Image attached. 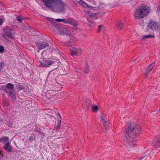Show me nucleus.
Wrapping results in <instances>:
<instances>
[{
    "label": "nucleus",
    "instance_id": "1",
    "mask_svg": "<svg viewBox=\"0 0 160 160\" xmlns=\"http://www.w3.org/2000/svg\"><path fill=\"white\" fill-rule=\"evenodd\" d=\"M44 5L52 11L62 12L65 9V4L62 0H41Z\"/></svg>",
    "mask_w": 160,
    "mask_h": 160
},
{
    "label": "nucleus",
    "instance_id": "2",
    "mask_svg": "<svg viewBox=\"0 0 160 160\" xmlns=\"http://www.w3.org/2000/svg\"><path fill=\"white\" fill-rule=\"evenodd\" d=\"M151 11L149 8L142 6L137 8L135 12L134 17L136 19L142 18L147 16Z\"/></svg>",
    "mask_w": 160,
    "mask_h": 160
},
{
    "label": "nucleus",
    "instance_id": "3",
    "mask_svg": "<svg viewBox=\"0 0 160 160\" xmlns=\"http://www.w3.org/2000/svg\"><path fill=\"white\" fill-rule=\"evenodd\" d=\"M134 123H130L128 124L125 129V132L126 134H130L135 130L136 134L138 135L141 132L142 129L139 126H137L135 128H134Z\"/></svg>",
    "mask_w": 160,
    "mask_h": 160
},
{
    "label": "nucleus",
    "instance_id": "4",
    "mask_svg": "<svg viewBox=\"0 0 160 160\" xmlns=\"http://www.w3.org/2000/svg\"><path fill=\"white\" fill-rule=\"evenodd\" d=\"M124 141L126 143V146L129 148V151L132 148L133 149L134 148L136 144L135 138L133 136L131 137L130 135H127L124 137Z\"/></svg>",
    "mask_w": 160,
    "mask_h": 160
},
{
    "label": "nucleus",
    "instance_id": "5",
    "mask_svg": "<svg viewBox=\"0 0 160 160\" xmlns=\"http://www.w3.org/2000/svg\"><path fill=\"white\" fill-rule=\"evenodd\" d=\"M58 62L57 61L51 59L43 60L40 62V66L42 67L48 68L51 65H55L56 64L58 66Z\"/></svg>",
    "mask_w": 160,
    "mask_h": 160
},
{
    "label": "nucleus",
    "instance_id": "6",
    "mask_svg": "<svg viewBox=\"0 0 160 160\" xmlns=\"http://www.w3.org/2000/svg\"><path fill=\"white\" fill-rule=\"evenodd\" d=\"M69 49L71 52V55L72 56L74 55L80 56L82 52V49L80 48H76L74 47H70Z\"/></svg>",
    "mask_w": 160,
    "mask_h": 160
},
{
    "label": "nucleus",
    "instance_id": "7",
    "mask_svg": "<svg viewBox=\"0 0 160 160\" xmlns=\"http://www.w3.org/2000/svg\"><path fill=\"white\" fill-rule=\"evenodd\" d=\"M148 27L152 30H158L160 29V24L153 21L151 20L148 25Z\"/></svg>",
    "mask_w": 160,
    "mask_h": 160
},
{
    "label": "nucleus",
    "instance_id": "8",
    "mask_svg": "<svg viewBox=\"0 0 160 160\" xmlns=\"http://www.w3.org/2000/svg\"><path fill=\"white\" fill-rule=\"evenodd\" d=\"M5 33L6 36L11 39L14 38L15 32L13 28L11 27H7L5 29Z\"/></svg>",
    "mask_w": 160,
    "mask_h": 160
},
{
    "label": "nucleus",
    "instance_id": "9",
    "mask_svg": "<svg viewBox=\"0 0 160 160\" xmlns=\"http://www.w3.org/2000/svg\"><path fill=\"white\" fill-rule=\"evenodd\" d=\"M56 93L54 92L53 90H48L45 93L44 100L46 101L51 98L52 97L55 95Z\"/></svg>",
    "mask_w": 160,
    "mask_h": 160
},
{
    "label": "nucleus",
    "instance_id": "10",
    "mask_svg": "<svg viewBox=\"0 0 160 160\" xmlns=\"http://www.w3.org/2000/svg\"><path fill=\"white\" fill-rule=\"evenodd\" d=\"M36 45L39 49H42L49 46V43L47 42H37Z\"/></svg>",
    "mask_w": 160,
    "mask_h": 160
},
{
    "label": "nucleus",
    "instance_id": "11",
    "mask_svg": "<svg viewBox=\"0 0 160 160\" xmlns=\"http://www.w3.org/2000/svg\"><path fill=\"white\" fill-rule=\"evenodd\" d=\"M70 31L65 27L61 28L59 29V33L60 34L69 35Z\"/></svg>",
    "mask_w": 160,
    "mask_h": 160
},
{
    "label": "nucleus",
    "instance_id": "12",
    "mask_svg": "<svg viewBox=\"0 0 160 160\" xmlns=\"http://www.w3.org/2000/svg\"><path fill=\"white\" fill-rule=\"evenodd\" d=\"M101 120L105 127L106 130L105 132H106L107 130L109 129V124L110 122L106 120L102 117H101Z\"/></svg>",
    "mask_w": 160,
    "mask_h": 160
},
{
    "label": "nucleus",
    "instance_id": "13",
    "mask_svg": "<svg viewBox=\"0 0 160 160\" xmlns=\"http://www.w3.org/2000/svg\"><path fill=\"white\" fill-rule=\"evenodd\" d=\"M152 143L153 146L156 148L160 147V138L158 137L155 138Z\"/></svg>",
    "mask_w": 160,
    "mask_h": 160
},
{
    "label": "nucleus",
    "instance_id": "14",
    "mask_svg": "<svg viewBox=\"0 0 160 160\" xmlns=\"http://www.w3.org/2000/svg\"><path fill=\"white\" fill-rule=\"evenodd\" d=\"M155 66L154 63H152L150 65L147 69L146 70L145 72V77H146L148 75V73H149L152 70V69Z\"/></svg>",
    "mask_w": 160,
    "mask_h": 160
},
{
    "label": "nucleus",
    "instance_id": "15",
    "mask_svg": "<svg viewBox=\"0 0 160 160\" xmlns=\"http://www.w3.org/2000/svg\"><path fill=\"white\" fill-rule=\"evenodd\" d=\"M3 148L8 152H11L12 151V149L10 146L9 142L6 143L3 147Z\"/></svg>",
    "mask_w": 160,
    "mask_h": 160
},
{
    "label": "nucleus",
    "instance_id": "16",
    "mask_svg": "<svg viewBox=\"0 0 160 160\" xmlns=\"http://www.w3.org/2000/svg\"><path fill=\"white\" fill-rule=\"evenodd\" d=\"M9 138L7 137H3L0 138V142L3 144L8 142Z\"/></svg>",
    "mask_w": 160,
    "mask_h": 160
},
{
    "label": "nucleus",
    "instance_id": "17",
    "mask_svg": "<svg viewBox=\"0 0 160 160\" xmlns=\"http://www.w3.org/2000/svg\"><path fill=\"white\" fill-rule=\"evenodd\" d=\"M9 96L13 100H15L16 99V96L15 95V92L14 90L9 92Z\"/></svg>",
    "mask_w": 160,
    "mask_h": 160
},
{
    "label": "nucleus",
    "instance_id": "18",
    "mask_svg": "<svg viewBox=\"0 0 160 160\" xmlns=\"http://www.w3.org/2000/svg\"><path fill=\"white\" fill-rule=\"evenodd\" d=\"M82 104L83 106L85 108H88L90 105L89 100H86L83 101Z\"/></svg>",
    "mask_w": 160,
    "mask_h": 160
},
{
    "label": "nucleus",
    "instance_id": "19",
    "mask_svg": "<svg viewBox=\"0 0 160 160\" xmlns=\"http://www.w3.org/2000/svg\"><path fill=\"white\" fill-rule=\"evenodd\" d=\"M117 26L118 27V28L119 30L122 29L124 27L123 24L120 21H118L117 22Z\"/></svg>",
    "mask_w": 160,
    "mask_h": 160
},
{
    "label": "nucleus",
    "instance_id": "20",
    "mask_svg": "<svg viewBox=\"0 0 160 160\" xmlns=\"http://www.w3.org/2000/svg\"><path fill=\"white\" fill-rule=\"evenodd\" d=\"M90 70L89 67L87 62L86 63L85 69L84 70V72L85 74H87L89 73Z\"/></svg>",
    "mask_w": 160,
    "mask_h": 160
},
{
    "label": "nucleus",
    "instance_id": "21",
    "mask_svg": "<svg viewBox=\"0 0 160 160\" xmlns=\"http://www.w3.org/2000/svg\"><path fill=\"white\" fill-rule=\"evenodd\" d=\"M6 87L7 89L12 90L14 88V85L12 84L8 83L6 85Z\"/></svg>",
    "mask_w": 160,
    "mask_h": 160
},
{
    "label": "nucleus",
    "instance_id": "22",
    "mask_svg": "<svg viewBox=\"0 0 160 160\" xmlns=\"http://www.w3.org/2000/svg\"><path fill=\"white\" fill-rule=\"evenodd\" d=\"M62 22L65 23H69L70 24H72L73 22L71 19L66 20L62 19Z\"/></svg>",
    "mask_w": 160,
    "mask_h": 160
},
{
    "label": "nucleus",
    "instance_id": "23",
    "mask_svg": "<svg viewBox=\"0 0 160 160\" xmlns=\"http://www.w3.org/2000/svg\"><path fill=\"white\" fill-rule=\"evenodd\" d=\"M61 119L60 118L59 122L58 123L57 125L55 126V128L57 130H59L60 128V124L61 122Z\"/></svg>",
    "mask_w": 160,
    "mask_h": 160
},
{
    "label": "nucleus",
    "instance_id": "24",
    "mask_svg": "<svg viewBox=\"0 0 160 160\" xmlns=\"http://www.w3.org/2000/svg\"><path fill=\"white\" fill-rule=\"evenodd\" d=\"M34 138H35L34 134L33 133H32L31 134V136L28 139L30 142H32L33 141Z\"/></svg>",
    "mask_w": 160,
    "mask_h": 160
},
{
    "label": "nucleus",
    "instance_id": "25",
    "mask_svg": "<svg viewBox=\"0 0 160 160\" xmlns=\"http://www.w3.org/2000/svg\"><path fill=\"white\" fill-rule=\"evenodd\" d=\"M78 3L80 5H82L83 7H85L87 4L82 0H80L78 2Z\"/></svg>",
    "mask_w": 160,
    "mask_h": 160
},
{
    "label": "nucleus",
    "instance_id": "26",
    "mask_svg": "<svg viewBox=\"0 0 160 160\" xmlns=\"http://www.w3.org/2000/svg\"><path fill=\"white\" fill-rule=\"evenodd\" d=\"M104 28V27L102 25H99L98 26V30L97 31L98 33H100L101 31V30L103 29Z\"/></svg>",
    "mask_w": 160,
    "mask_h": 160
},
{
    "label": "nucleus",
    "instance_id": "27",
    "mask_svg": "<svg viewBox=\"0 0 160 160\" xmlns=\"http://www.w3.org/2000/svg\"><path fill=\"white\" fill-rule=\"evenodd\" d=\"M1 88L2 91L5 92L7 93H9V92L10 91H9V90H8V89H7V88H6L4 86H2L1 87Z\"/></svg>",
    "mask_w": 160,
    "mask_h": 160
},
{
    "label": "nucleus",
    "instance_id": "28",
    "mask_svg": "<svg viewBox=\"0 0 160 160\" xmlns=\"http://www.w3.org/2000/svg\"><path fill=\"white\" fill-rule=\"evenodd\" d=\"M17 20L20 22H22V18L20 16H18L16 17Z\"/></svg>",
    "mask_w": 160,
    "mask_h": 160
},
{
    "label": "nucleus",
    "instance_id": "29",
    "mask_svg": "<svg viewBox=\"0 0 160 160\" xmlns=\"http://www.w3.org/2000/svg\"><path fill=\"white\" fill-rule=\"evenodd\" d=\"M5 65L4 62H0V72H1V70L4 68Z\"/></svg>",
    "mask_w": 160,
    "mask_h": 160
},
{
    "label": "nucleus",
    "instance_id": "30",
    "mask_svg": "<svg viewBox=\"0 0 160 160\" xmlns=\"http://www.w3.org/2000/svg\"><path fill=\"white\" fill-rule=\"evenodd\" d=\"M152 37H153V36L151 35H145L142 38V40H144L146 38H152Z\"/></svg>",
    "mask_w": 160,
    "mask_h": 160
},
{
    "label": "nucleus",
    "instance_id": "31",
    "mask_svg": "<svg viewBox=\"0 0 160 160\" xmlns=\"http://www.w3.org/2000/svg\"><path fill=\"white\" fill-rule=\"evenodd\" d=\"M92 110L94 112H96L98 110V107L97 106H95L92 107Z\"/></svg>",
    "mask_w": 160,
    "mask_h": 160
},
{
    "label": "nucleus",
    "instance_id": "32",
    "mask_svg": "<svg viewBox=\"0 0 160 160\" xmlns=\"http://www.w3.org/2000/svg\"><path fill=\"white\" fill-rule=\"evenodd\" d=\"M4 50V47L0 45V53H3Z\"/></svg>",
    "mask_w": 160,
    "mask_h": 160
},
{
    "label": "nucleus",
    "instance_id": "33",
    "mask_svg": "<svg viewBox=\"0 0 160 160\" xmlns=\"http://www.w3.org/2000/svg\"><path fill=\"white\" fill-rule=\"evenodd\" d=\"M71 21L73 22L72 24H71L74 27H76L78 26V24L77 22L76 21H74L73 20H71Z\"/></svg>",
    "mask_w": 160,
    "mask_h": 160
},
{
    "label": "nucleus",
    "instance_id": "34",
    "mask_svg": "<svg viewBox=\"0 0 160 160\" xmlns=\"http://www.w3.org/2000/svg\"><path fill=\"white\" fill-rule=\"evenodd\" d=\"M89 16L91 18H93V17H95L96 14L95 13H88Z\"/></svg>",
    "mask_w": 160,
    "mask_h": 160
},
{
    "label": "nucleus",
    "instance_id": "35",
    "mask_svg": "<svg viewBox=\"0 0 160 160\" xmlns=\"http://www.w3.org/2000/svg\"><path fill=\"white\" fill-rule=\"evenodd\" d=\"M3 103L4 104V105L6 106H8L9 105V103L8 101L6 100H4L3 101Z\"/></svg>",
    "mask_w": 160,
    "mask_h": 160
},
{
    "label": "nucleus",
    "instance_id": "36",
    "mask_svg": "<svg viewBox=\"0 0 160 160\" xmlns=\"http://www.w3.org/2000/svg\"><path fill=\"white\" fill-rule=\"evenodd\" d=\"M57 86H58L57 85L56 86L57 87ZM61 87H60V88H59L58 87H57L56 88H55L54 90L55 91H60L61 90Z\"/></svg>",
    "mask_w": 160,
    "mask_h": 160
},
{
    "label": "nucleus",
    "instance_id": "37",
    "mask_svg": "<svg viewBox=\"0 0 160 160\" xmlns=\"http://www.w3.org/2000/svg\"><path fill=\"white\" fill-rule=\"evenodd\" d=\"M62 19L58 18L56 19V21L58 22H62Z\"/></svg>",
    "mask_w": 160,
    "mask_h": 160
},
{
    "label": "nucleus",
    "instance_id": "38",
    "mask_svg": "<svg viewBox=\"0 0 160 160\" xmlns=\"http://www.w3.org/2000/svg\"><path fill=\"white\" fill-rule=\"evenodd\" d=\"M17 87V88L18 89H19V90H21L22 89V87L20 85H18Z\"/></svg>",
    "mask_w": 160,
    "mask_h": 160
},
{
    "label": "nucleus",
    "instance_id": "39",
    "mask_svg": "<svg viewBox=\"0 0 160 160\" xmlns=\"http://www.w3.org/2000/svg\"><path fill=\"white\" fill-rule=\"evenodd\" d=\"M3 155V151H0V156L1 157H2Z\"/></svg>",
    "mask_w": 160,
    "mask_h": 160
},
{
    "label": "nucleus",
    "instance_id": "40",
    "mask_svg": "<svg viewBox=\"0 0 160 160\" xmlns=\"http://www.w3.org/2000/svg\"><path fill=\"white\" fill-rule=\"evenodd\" d=\"M3 21L2 19L0 18V25H2L3 23Z\"/></svg>",
    "mask_w": 160,
    "mask_h": 160
},
{
    "label": "nucleus",
    "instance_id": "41",
    "mask_svg": "<svg viewBox=\"0 0 160 160\" xmlns=\"http://www.w3.org/2000/svg\"><path fill=\"white\" fill-rule=\"evenodd\" d=\"M58 115H59V116L60 117V118L61 119V115H60V114L58 112Z\"/></svg>",
    "mask_w": 160,
    "mask_h": 160
},
{
    "label": "nucleus",
    "instance_id": "42",
    "mask_svg": "<svg viewBox=\"0 0 160 160\" xmlns=\"http://www.w3.org/2000/svg\"><path fill=\"white\" fill-rule=\"evenodd\" d=\"M31 30H32V29L31 28H30V29H29L30 32H31Z\"/></svg>",
    "mask_w": 160,
    "mask_h": 160
},
{
    "label": "nucleus",
    "instance_id": "43",
    "mask_svg": "<svg viewBox=\"0 0 160 160\" xmlns=\"http://www.w3.org/2000/svg\"><path fill=\"white\" fill-rule=\"evenodd\" d=\"M0 121H2V118H1V119H0Z\"/></svg>",
    "mask_w": 160,
    "mask_h": 160
},
{
    "label": "nucleus",
    "instance_id": "44",
    "mask_svg": "<svg viewBox=\"0 0 160 160\" xmlns=\"http://www.w3.org/2000/svg\"><path fill=\"white\" fill-rule=\"evenodd\" d=\"M158 111H160V108H159V109L158 110Z\"/></svg>",
    "mask_w": 160,
    "mask_h": 160
},
{
    "label": "nucleus",
    "instance_id": "45",
    "mask_svg": "<svg viewBox=\"0 0 160 160\" xmlns=\"http://www.w3.org/2000/svg\"><path fill=\"white\" fill-rule=\"evenodd\" d=\"M142 158H140V159H141Z\"/></svg>",
    "mask_w": 160,
    "mask_h": 160
},
{
    "label": "nucleus",
    "instance_id": "46",
    "mask_svg": "<svg viewBox=\"0 0 160 160\" xmlns=\"http://www.w3.org/2000/svg\"><path fill=\"white\" fill-rule=\"evenodd\" d=\"M159 9H160V6L159 7Z\"/></svg>",
    "mask_w": 160,
    "mask_h": 160
}]
</instances>
